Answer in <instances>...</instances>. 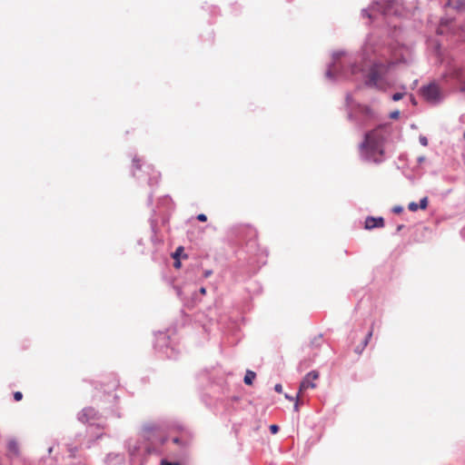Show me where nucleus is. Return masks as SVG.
Instances as JSON below:
<instances>
[{
	"label": "nucleus",
	"mask_w": 465,
	"mask_h": 465,
	"mask_svg": "<svg viewBox=\"0 0 465 465\" xmlns=\"http://www.w3.org/2000/svg\"><path fill=\"white\" fill-rule=\"evenodd\" d=\"M383 49L379 37L369 34L355 61L344 64L341 58L345 52H333L332 60L328 64L325 76L331 82H336L338 79L354 81L362 79L365 87L380 89L379 82L382 81L397 64L406 63L404 56L396 60L382 61L381 58L384 55Z\"/></svg>",
	"instance_id": "nucleus-1"
},
{
	"label": "nucleus",
	"mask_w": 465,
	"mask_h": 465,
	"mask_svg": "<svg viewBox=\"0 0 465 465\" xmlns=\"http://www.w3.org/2000/svg\"><path fill=\"white\" fill-rule=\"evenodd\" d=\"M229 251L224 254L232 277L244 282L266 263L267 254L257 242L256 230L248 224L232 226L227 232Z\"/></svg>",
	"instance_id": "nucleus-2"
},
{
	"label": "nucleus",
	"mask_w": 465,
	"mask_h": 465,
	"mask_svg": "<svg viewBox=\"0 0 465 465\" xmlns=\"http://www.w3.org/2000/svg\"><path fill=\"white\" fill-rule=\"evenodd\" d=\"M385 137L378 129L368 131L360 143L361 157L363 161L381 163L384 161Z\"/></svg>",
	"instance_id": "nucleus-3"
},
{
	"label": "nucleus",
	"mask_w": 465,
	"mask_h": 465,
	"mask_svg": "<svg viewBox=\"0 0 465 465\" xmlns=\"http://www.w3.org/2000/svg\"><path fill=\"white\" fill-rule=\"evenodd\" d=\"M345 108L347 119L358 128L365 127L377 117L376 113L369 105L355 102L350 93L345 96Z\"/></svg>",
	"instance_id": "nucleus-4"
},
{
	"label": "nucleus",
	"mask_w": 465,
	"mask_h": 465,
	"mask_svg": "<svg viewBox=\"0 0 465 465\" xmlns=\"http://www.w3.org/2000/svg\"><path fill=\"white\" fill-rule=\"evenodd\" d=\"M376 14L382 16H399L401 15L396 0H377L374 1L369 8H363L361 10V15L370 19H373Z\"/></svg>",
	"instance_id": "nucleus-5"
},
{
	"label": "nucleus",
	"mask_w": 465,
	"mask_h": 465,
	"mask_svg": "<svg viewBox=\"0 0 465 465\" xmlns=\"http://www.w3.org/2000/svg\"><path fill=\"white\" fill-rule=\"evenodd\" d=\"M420 94L426 102L432 105L440 104L444 99V94L440 87L435 82H430L428 84L422 85L420 88Z\"/></svg>",
	"instance_id": "nucleus-6"
},
{
	"label": "nucleus",
	"mask_w": 465,
	"mask_h": 465,
	"mask_svg": "<svg viewBox=\"0 0 465 465\" xmlns=\"http://www.w3.org/2000/svg\"><path fill=\"white\" fill-rule=\"evenodd\" d=\"M125 449L131 460H134L143 454L150 453L149 444L140 437L128 439L125 441Z\"/></svg>",
	"instance_id": "nucleus-7"
},
{
	"label": "nucleus",
	"mask_w": 465,
	"mask_h": 465,
	"mask_svg": "<svg viewBox=\"0 0 465 465\" xmlns=\"http://www.w3.org/2000/svg\"><path fill=\"white\" fill-rule=\"evenodd\" d=\"M157 209L158 211L153 209V214L150 218L151 227L153 232L157 223V216H162V221L163 223L167 222L168 217L166 213L173 209L172 199L168 195L160 198Z\"/></svg>",
	"instance_id": "nucleus-8"
},
{
	"label": "nucleus",
	"mask_w": 465,
	"mask_h": 465,
	"mask_svg": "<svg viewBox=\"0 0 465 465\" xmlns=\"http://www.w3.org/2000/svg\"><path fill=\"white\" fill-rule=\"evenodd\" d=\"M159 426L154 422H145L143 424L139 436L146 441L153 440L156 435Z\"/></svg>",
	"instance_id": "nucleus-9"
},
{
	"label": "nucleus",
	"mask_w": 465,
	"mask_h": 465,
	"mask_svg": "<svg viewBox=\"0 0 465 465\" xmlns=\"http://www.w3.org/2000/svg\"><path fill=\"white\" fill-rule=\"evenodd\" d=\"M98 419V412L91 407L83 409L78 414V420L81 422L89 423L90 425H94Z\"/></svg>",
	"instance_id": "nucleus-10"
},
{
	"label": "nucleus",
	"mask_w": 465,
	"mask_h": 465,
	"mask_svg": "<svg viewBox=\"0 0 465 465\" xmlns=\"http://www.w3.org/2000/svg\"><path fill=\"white\" fill-rule=\"evenodd\" d=\"M319 378V372L317 371H309L300 383L299 393L308 389H313L316 384L313 382L314 380Z\"/></svg>",
	"instance_id": "nucleus-11"
},
{
	"label": "nucleus",
	"mask_w": 465,
	"mask_h": 465,
	"mask_svg": "<svg viewBox=\"0 0 465 465\" xmlns=\"http://www.w3.org/2000/svg\"><path fill=\"white\" fill-rule=\"evenodd\" d=\"M106 465H128L123 453L110 452L104 459Z\"/></svg>",
	"instance_id": "nucleus-12"
},
{
	"label": "nucleus",
	"mask_w": 465,
	"mask_h": 465,
	"mask_svg": "<svg viewBox=\"0 0 465 465\" xmlns=\"http://www.w3.org/2000/svg\"><path fill=\"white\" fill-rule=\"evenodd\" d=\"M384 224L385 222L383 217L368 216L364 222V229L371 231L373 229L382 228L384 227Z\"/></svg>",
	"instance_id": "nucleus-13"
},
{
	"label": "nucleus",
	"mask_w": 465,
	"mask_h": 465,
	"mask_svg": "<svg viewBox=\"0 0 465 465\" xmlns=\"http://www.w3.org/2000/svg\"><path fill=\"white\" fill-rule=\"evenodd\" d=\"M373 326L371 327L369 331L364 335L363 339L361 341L360 344H358L354 348V352L357 354H361L368 343L370 342L371 338L372 337Z\"/></svg>",
	"instance_id": "nucleus-14"
},
{
	"label": "nucleus",
	"mask_w": 465,
	"mask_h": 465,
	"mask_svg": "<svg viewBox=\"0 0 465 465\" xmlns=\"http://www.w3.org/2000/svg\"><path fill=\"white\" fill-rule=\"evenodd\" d=\"M143 172L147 173L149 174L148 183L150 186H152L154 183L156 184L158 183L160 173L154 171L151 165H145L144 170Z\"/></svg>",
	"instance_id": "nucleus-15"
},
{
	"label": "nucleus",
	"mask_w": 465,
	"mask_h": 465,
	"mask_svg": "<svg viewBox=\"0 0 465 465\" xmlns=\"http://www.w3.org/2000/svg\"><path fill=\"white\" fill-rule=\"evenodd\" d=\"M256 378V373L251 370H247L243 378V382L246 385H252L253 381Z\"/></svg>",
	"instance_id": "nucleus-16"
},
{
	"label": "nucleus",
	"mask_w": 465,
	"mask_h": 465,
	"mask_svg": "<svg viewBox=\"0 0 465 465\" xmlns=\"http://www.w3.org/2000/svg\"><path fill=\"white\" fill-rule=\"evenodd\" d=\"M238 410V407L236 404L232 403L231 401H225L224 402V411L228 415H232L233 412H235Z\"/></svg>",
	"instance_id": "nucleus-17"
},
{
	"label": "nucleus",
	"mask_w": 465,
	"mask_h": 465,
	"mask_svg": "<svg viewBox=\"0 0 465 465\" xmlns=\"http://www.w3.org/2000/svg\"><path fill=\"white\" fill-rule=\"evenodd\" d=\"M8 450L14 454H18V444L15 440H10L7 444Z\"/></svg>",
	"instance_id": "nucleus-18"
},
{
	"label": "nucleus",
	"mask_w": 465,
	"mask_h": 465,
	"mask_svg": "<svg viewBox=\"0 0 465 465\" xmlns=\"http://www.w3.org/2000/svg\"><path fill=\"white\" fill-rule=\"evenodd\" d=\"M139 162H140L139 159L134 158V160H133V166H134V170L133 171V175L136 176L138 179H141V176L136 173V170L137 171H141L142 170V165L139 163Z\"/></svg>",
	"instance_id": "nucleus-19"
},
{
	"label": "nucleus",
	"mask_w": 465,
	"mask_h": 465,
	"mask_svg": "<svg viewBox=\"0 0 465 465\" xmlns=\"http://www.w3.org/2000/svg\"><path fill=\"white\" fill-rule=\"evenodd\" d=\"M184 249L183 246H179L174 252L172 253V257L173 260H178L183 255Z\"/></svg>",
	"instance_id": "nucleus-20"
},
{
	"label": "nucleus",
	"mask_w": 465,
	"mask_h": 465,
	"mask_svg": "<svg viewBox=\"0 0 465 465\" xmlns=\"http://www.w3.org/2000/svg\"><path fill=\"white\" fill-rule=\"evenodd\" d=\"M419 204V208L421 209V210H426L427 207H428V204H429V199L427 196H424L422 197L420 200V203H418Z\"/></svg>",
	"instance_id": "nucleus-21"
},
{
	"label": "nucleus",
	"mask_w": 465,
	"mask_h": 465,
	"mask_svg": "<svg viewBox=\"0 0 465 465\" xmlns=\"http://www.w3.org/2000/svg\"><path fill=\"white\" fill-rule=\"evenodd\" d=\"M322 340V334L318 335L317 337H314L311 341L312 346L319 347L321 345Z\"/></svg>",
	"instance_id": "nucleus-22"
},
{
	"label": "nucleus",
	"mask_w": 465,
	"mask_h": 465,
	"mask_svg": "<svg viewBox=\"0 0 465 465\" xmlns=\"http://www.w3.org/2000/svg\"><path fill=\"white\" fill-rule=\"evenodd\" d=\"M404 94L405 93L396 92L391 95V99L394 102H398L403 98Z\"/></svg>",
	"instance_id": "nucleus-23"
},
{
	"label": "nucleus",
	"mask_w": 465,
	"mask_h": 465,
	"mask_svg": "<svg viewBox=\"0 0 465 465\" xmlns=\"http://www.w3.org/2000/svg\"><path fill=\"white\" fill-rule=\"evenodd\" d=\"M408 209L411 211V212H417L420 208H419V204L415 202H411L409 204H408Z\"/></svg>",
	"instance_id": "nucleus-24"
},
{
	"label": "nucleus",
	"mask_w": 465,
	"mask_h": 465,
	"mask_svg": "<svg viewBox=\"0 0 465 465\" xmlns=\"http://www.w3.org/2000/svg\"><path fill=\"white\" fill-rule=\"evenodd\" d=\"M269 430H270V432H271L272 434H276V433H278V432H279V430H280V427H279V425H277V424H272V425H270V427H269Z\"/></svg>",
	"instance_id": "nucleus-25"
},
{
	"label": "nucleus",
	"mask_w": 465,
	"mask_h": 465,
	"mask_svg": "<svg viewBox=\"0 0 465 465\" xmlns=\"http://www.w3.org/2000/svg\"><path fill=\"white\" fill-rule=\"evenodd\" d=\"M166 335L165 333H160L159 334V337L157 338V346H162L161 342L163 341V343L166 340Z\"/></svg>",
	"instance_id": "nucleus-26"
},
{
	"label": "nucleus",
	"mask_w": 465,
	"mask_h": 465,
	"mask_svg": "<svg viewBox=\"0 0 465 465\" xmlns=\"http://www.w3.org/2000/svg\"><path fill=\"white\" fill-rule=\"evenodd\" d=\"M240 400H241L240 396L234 395V396L228 398L226 401H231L233 404H237L240 401Z\"/></svg>",
	"instance_id": "nucleus-27"
},
{
	"label": "nucleus",
	"mask_w": 465,
	"mask_h": 465,
	"mask_svg": "<svg viewBox=\"0 0 465 465\" xmlns=\"http://www.w3.org/2000/svg\"><path fill=\"white\" fill-rule=\"evenodd\" d=\"M400 115H401L400 111L395 110L390 114V118L392 120H397V119H399Z\"/></svg>",
	"instance_id": "nucleus-28"
},
{
	"label": "nucleus",
	"mask_w": 465,
	"mask_h": 465,
	"mask_svg": "<svg viewBox=\"0 0 465 465\" xmlns=\"http://www.w3.org/2000/svg\"><path fill=\"white\" fill-rule=\"evenodd\" d=\"M419 142L422 146L428 145V138L424 135H420Z\"/></svg>",
	"instance_id": "nucleus-29"
},
{
	"label": "nucleus",
	"mask_w": 465,
	"mask_h": 465,
	"mask_svg": "<svg viewBox=\"0 0 465 465\" xmlns=\"http://www.w3.org/2000/svg\"><path fill=\"white\" fill-rule=\"evenodd\" d=\"M197 300L201 301V299L199 298V294L193 293L190 306L194 307Z\"/></svg>",
	"instance_id": "nucleus-30"
},
{
	"label": "nucleus",
	"mask_w": 465,
	"mask_h": 465,
	"mask_svg": "<svg viewBox=\"0 0 465 465\" xmlns=\"http://www.w3.org/2000/svg\"><path fill=\"white\" fill-rule=\"evenodd\" d=\"M392 212L396 214H400L403 212V207L401 205H395L392 208Z\"/></svg>",
	"instance_id": "nucleus-31"
},
{
	"label": "nucleus",
	"mask_w": 465,
	"mask_h": 465,
	"mask_svg": "<svg viewBox=\"0 0 465 465\" xmlns=\"http://www.w3.org/2000/svg\"><path fill=\"white\" fill-rule=\"evenodd\" d=\"M22 398H23V394H22L21 391H16V392L14 393L15 401H19L22 400Z\"/></svg>",
	"instance_id": "nucleus-32"
},
{
	"label": "nucleus",
	"mask_w": 465,
	"mask_h": 465,
	"mask_svg": "<svg viewBox=\"0 0 465 465\" xmlns=\"http://www.w3.org/2000/svg\"><path fill=\"white\" fill-rule=\"evenodd\" d=\"M357 338V332H351L348 336L349 341L353 343Z\"/></svg>",
	"instance_id": "nucleus-33"
},
{
	"label": "nucleus",
	"mask_w": 465,
	"mask_h": 465,
	"mask_svg": "<svg viewBox=\"0 0 465 465\" xmlns=\"http://www.w3.org/2000/svg\"><path fill=\"white\" fill-rule=\"evenodd\" d=\"M160 465H180V464L178 462H173V461H169L167 460H163L161 461Z\"/></svg>",
	"instance_id": "nucleus-34"
},
{
	"label": "nucleus",
	"mask_w": 465,
	"mask_h": 465,
	"mask_svg": "<svg viewBox=\"0 0 465 465\" xmlns=\"http://www.w3.org/2000/svg\"><path fill=\"white\" fill-rule=\"evenodd\" d=\"M274 391L278 393H281L282 391V385L281 383L275 384Z\"/></svg>",
	"instance_id": "nucleus-35"
},
{
	"label": "nucleus",
	"mask_w": 465,
	"mask_h": 465,
	"mask_svg": "<svg viewBox=\"0 0 465 465\" xmlns=\"http://www.w3.org/2000/svg\"><path fill=\"white\" fill-rule=\"evenodd\" d=\"M300 401L298 399H296L295 401V403H294V406H293V411L298 412L299 411V408H300Z\"/></svg>",
	"instance_id": "nucleus-36"
},
{
	"label": "nucleus",
	"mask_w": 465,
	"mask_h": 465,
	"mask_svg": "<svg viewBox=\"0 0 465 465\" xmlns=\"http://www.w3.org/2000/svg\"><path fill=\"white\" fill-rule=\"evenodd\" d=\"M460 92L465 93V81H463V80H460Z\"/></svg>",
	"instance_id": "nucleus-37"
},
{
	"label": "nucleus",
	"mask_w": 465,
	"mask_h": 465,
	"mask_svg": "<svg viewBox=\"0 0 465 465\" xmlns=\"http://www.w3.org/2000/svg\"><path fill=\"white\" fill-rule=\"evenodd\" d=\"M410 101L413 105H417L418 102L413 94H410Z\"/></svg>",
	"instance_id": "nucleus-38"
},
{
	"label": "nucleus",
	"mask_w": 465,
	"mask_h": 465,
	"mask_svg": "<svg viewBox=\"0 0 465 465\" xmlns=\"http://www.w3.org/2000/svg\"><path fill=\"white\" fill-rule=\"evenodd\" d=\"M299 392L297 393L296 397H292V396H290L289 394H285V398L289 401H296V399H298L299 397Z\"/></svg>",
	"instance_id": "nucleus-39"
},
{
	"label": "nucleus",
	"mask_w": 465,
	"mask_h": 465,
	"mask_svg": "<svg viewBox=\"0 0 465 465\" xmlns=\"http://www.w3.org/2000/svg\"><path fill=\"white\" fill-rule=\"evenodd\" d=\"M425 160H426V157H425L424 155H420V156H419V157L417 158V163H418L419 164H420V163H422L423 162H425Z\"/></svg>",
	"instance_id": "nucleus-40"
},
{
	"label": "nucleus",
	"mask_w": 465,
	"mask_h": 465,
	"mask_svg": "<svg viewBox=\"0 0 465 465\" xmlns=\"http://www.w3.org/2000/svg\"><path fill=\"white\" fill-rule=\"evenodd\" d=\"M173 266H174L175 268H180V266H181L180 259H178V260H174Z\"/></svg>",
	"instance_id": "nucleus-41"
},
{
	"label": "nucleus",
	"mask_w": 465,
	"mask_h": 465,
	"mask_svg": "<svg viewBox=\"0 0 465 465\" xmlns=\"http://www.w3.org/2000/svg\"><path fill=\"white\" fill-rule=\"evenodd\" d=\"M173 442L175 444H181L182 440L178 437L173 438Z\"/></svg>",
	"instance_id": "nucleus-42"
},
{
	"label": "nucleus",
	"mask_w": 465,
	"mask_h": 465,
	"mask_svg": "<svg viewBox=\"0 0 465 465\" xmlns=\"http://www.w3.org/2000/svg\"><path fill=\"white\" fill-rule=\"evenodd\" d=\"M404 224H399L396 228V232L395 233H398L400 232L403 228H404Z\"/></svg>",
	"instance_id": "nucleus-43"
},
{
	"label": "nucleus",
	"mask_w": 465,
	"mask_h": 465,
	"mask_svg": "<svg viewBox=\"0 0 465 465\" xmlns=\"http://www.w3.org/2000/svg\"><path fill=\"white\" fill-rule=\"evenodd\" d=\"M196 218L198 221L203 223V213H199Z\"/></svg>",
	"instance_id": "nucleus-44"
},
{
	"label": "nucleus",
	"mask_w": 465,
	"mask_h": 465,
	"mask_svg": "<svg viewBox=\"0 0 465 465\" xmlns=\"http://www.w3.org/2000/svg\"><path fill=\"white\" fill-rule=\"evenodd\" d=\"M198 292H199V294H203V285H201V286L198 288Z\"/></svg>",
	"instance_id": "nucleus-45"
},
{
	"label": "nucleus",
	"mask_w": 465,
	"mask_h": 465,
	"mask_svg": "<svg viewBox=\"0 0 465 465\" xmlns=\"http://www.w3.org/2000/svg\"><path fill=\"white\" fill-rule=\"evenodd\" d=\"M212 274V271L205 270V278L209 277Z\"/></svg>",
	"instance_id": "nucleus-46"
},
{
	"label": "nucleus",
	"mask_w": 465,
	"mask_h": 465,
	"mask_svg": "<svg viewBox=\"0 0 465 465\" xmlns=\"http://www.w3.org/2000/svg\"><path fill=\"white\" fill-rule=\"evenodd\" d=\"M460 235L465 240V227L460 231Z\"/></svg>",
	"instance_id": "nucleus-47"
},
{
	"label": "nucleus",
	"mask_w": 465,
	"mask_h": 465,
	"mask_svg": "<svg viewBox=\"0 0 465 465\" xmlns=\"http://www.w3.org/2000/svg\"><path fill=\"white\" fill-rule=\"evenodd\" d=\"M152 200H153V194L150 193L149 194V197H148V203L150 204L152 203Z\"/></svg>",
	"instance_id": "nucleus-48"
},
{
	"label": "nucleus",
	"mask_w": 465,
	"mask_h": 465,
	"mask_svg": "<svg viewBox=\"0 0 465 465\" xmlns=\"http://www.w3.org/2000/svg\"><path fill=\"white\" fill-rule=\"evenodd\" d=\"M211 287H212V289H213V292H215V291H216V289H217V288H216V286H214V285H212Z\"/></svg>",
	"instance_id": "nucleus-49"
},
{
	"label": "nucleus",
	"mask_w": 465,
	"mask_h": 465,
	"mask_svg": "<svg viewBox=\"0 0 465 465\" xmlns=\"http://www.w3.org/2000/svg\"><path fill=\"white\" fill-rule=\"evenodd\" d=\"M52 450H53V448H52V447H50V448L48 449V452H49V453H51V452H52Z\"/></svg>",
	"instance_id": "nucleus-50"
},
{
	"label": "nucleus",
	"mask_w": 465,
	"mask_h": 465,
	"mask_svg": "<svg viewBox=\"0 0 465 465\" xmlns=\"http://www.w3.org/2000/svg\"><path fill=\"white\" fill-rule=\"evenodd\" d=\"M454 74H455L456 76H458L459 72H457V71H456V72H454Z\"/></svg>",
	"instance_id": "nucleus-51"
},
{
	"label": "nucleus",
	"mask_w": 465,
	"mask_h": 465,
	"mask_svg": "<svg viewBox=\"0 0 465 465\" xmlns=\"http://www.w3.org/2000/svg\"><path fill=\"white\" fill-rule=\"evenodd\" d=\"M463 137H464V139H465V131H464V134H463Z\"/></svg>",
	"instance_id": "nucleus-52"
}]
</instances>
